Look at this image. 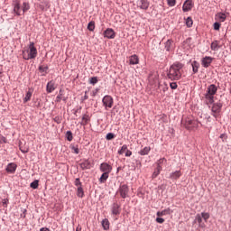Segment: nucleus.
Returning a JSON list of instances; mask_svg holds the SVG:
<instances>
[{
	"label": "nucleus",
	"mask_w": 231,
	"mask_h": 231,
	"mask_svg": "<svg viewBox=\"0 0 231 231\" xmlns=\"http://www.w3.org/2000/svg\"><path fill=\"white\" fill-rule=\"evenodd\" d=\"M183 65L180 63H175L170 67L169 72L167 74L170 80H180L181 79V69Z\"/></svg>",
	"instance_id": "obj_1"
},
{
	"label": "nucleus",
	"mask_w": 231,
	"mask_h": 231,
	"mask_svg": "<svg viewBox=\"0 0 231 231\" xmlns=\"http://www.w3.org/2000/svg\"><path fill=\"white\" fill-rule=\"evenodd\" d=\"M13 6L14 14L18 16L24 15V14L30 10V4L28 2H23L21 5V0H14Z\"/></svg>",
	"instance_id": "obj_2"
},
{
	"label": "nucleus",
	"mask_w": 231,
	"mask_h": 231,
	"mask_svg": "<svg viewBox=\"0 0 231 231\" xmlns=\"http://www.w3.org/2000/svg\"><path fill=\"white\" fill-rule=\"evenodd\" d=\"M217 93V87L214 84H211L208 87L205 94V102L207 106L214 104V95Z\"/></svg>",
	"instance_id": "obj_3"
},
{
	"label": "nucleus",
	"mask_w": 231,
	"mask_h": 231,
	"mask_svg": "<svg viewBox=\"0 0 231 231\" xmlns=\"http://www.w3.org/2000/svg\"><path fill=\"white\" fill-rule=\"evenodd\" d=\"M22 55L24 60H30L37 57V48H35V44L33 43V42H30L29 48L27 50L23 51Z\"/></svg>",
	"instance_id": "obj_4"
},
{
	"label": "nucleus",
	"mask_w": 231,
	"mask_h": 231,
	"mask_svg": "<svg viewBox=\"0 0 231 231\" xmlns=\"http://www.w3.org/2000/svg\"><path fill=\"white\" fill-rule=\"evenodd\" d=\"M181 124L186 127V129H198L200 123L192 117H186L182 119Z\"/></svg>",
	"instance_id": "obj_5"
},
{
	"label": "nucleus",
	"mask_w": 231,
	"mask_h": 231,
	"mask_svg": "<svg viewBox=\"0 0 231 231\" xmlns=\"http://www.w3.org/2000/svg\"><path fill=\"white\" fill-rule=\"evenodd\" d=\"M223 107V103L221 101H217V103H213L211 107V115L214 118H217L219 116V113H221V109Z\"/></svg>",
	"instance_id": "obj_6"
},
{
	"label": "nucleus",
	"mask_w": 231,
	"mask_h": 231,
	"mask_svg": "<svg viewBox=\"0 0 231 231\" xmlns=\"http://www.w3.org/2000/svg\"><path fill=\"white\" fill-rule=\"evenodd\" d=\"M121 198H123V199H125V198H127L128 194H129V186H127V184H120L118 191Z\"/></svg>",
	"instance_id": "obj_7"
},
{
	"label": "nucleus",
	"mask_w": 231,
	"mask_h": 231,
	"mask_svg": "<svg viewBox=\"0 0 231 231\" xmlns=\"http://www.w3.org/2000/svg\"><path fill=\"white\" fill-rule=\"evenodd\" d=\"M102 102H103V106H105L106 107H109V109L113 107V104H114L113 97L106 95L103 97Z\"/></svg>",
	"instance_id": "obj_8"
},
{
	"label": "nucleus",
	"mask_w": 231,
	"mask_h": 231,
	"mask_svg": "<svg viewBox=\"0 0 231 231\" xmlns=\"http://www.w3.org/2000/svg\"><path fill=\"white\" fill-rule=\"evenodd\" d=\"M150 3L148 0H137L136 6L140 8V10H148L150 6Z\"/></svg>",
	"instance_id": "obj_9"
},
{
	"label": "nucleus",
	"mask_w": 231,
	"mask_h": 231,
	"mask_svg": "<svg viewBox=\"0 0 231 231\" xmlns=\"http://www.w3.org/2000/svg\"><path fill=\"white\" fill-rule=\"evenodd\" d=\"M99 169L101 172L106 173V174H109L111 171H113V167L107 164V162L101 163Z\"/></svg>",
	"instance_id": "obj_10"
},
{
	"label": "nucleus",
	"mask_w": 231,
	"mask_h": 231,
	"mask_svg": "<svg viewBox=\"0 0 231 231\" xmlns=\"http://www.w3.org/2000/svg\"><path fill=\"white\" fill-rule=\"evenodd\" d=\"M104 37L106 39H115L116 37V32H115V30L112 28H107L104 32H103Z\"/></svg>",
	"instance_id": "obj_11"
},
{
	"label": "nucleus",
	"mask_w": 231,
	"mask_h": 231,
	"mask_svg": "<svg viewBox=\"0 0 231 231\" xmlns=\"http://www.w3.org/2000/svg\"><path fill=\"white\" fill-rule=\"evenodd\" d=\"M122 212V208H120V204L114 203L111 207V213L113 216H120Z\"/></svg>",
	"instance_id": "obj_12"
},
{
	"label": "nucleus",
	"mask_w": 231,
	"mask_h": 231,
	"mask_svg": "<svg viewBox=\"0 0 231 231\" xmlns=\"http://www.w3.org/2000/svg\"><path fill=\"white\" fill-rule=\"evenodd\" d=\"M212 60H214V58L210 56H206L201 60V64L203 68H208L212 64Z\"/></svg>",
	"instance_id": "obj_13"
},
{
	"label": "nucleus",
	"mask_w": 231,
	"mask_h": 231,
	"mask_svg": "<svg viewBox=\"0 0 231 231\" xmlns=\"http://www.w3.org/2000/svg\"><path fill=\"white\" fill-rule=\"evenodd\" d=\"M55 89H57V85H55V81L53 80L49 81L46 86L47 93H53Z\"/></svg>",
	"instance_id": "obj_14"
},
{
	"label": "nucleus",
	"mask_w": 231,
	"mask_h": 231,
	"mask_svg": "<svg viewBox=\"0 0 231 231\" xmlns=\"http://www.w3.org/2000/svg\"><path fill=\"white\" fill-rule=\"evenodd\" d=\"M192 0H186L183 4L182 10L183 12H190V10H192Z\"/></svg>",
	"instance_id": "obj_15"
},
{
	"label": "nucleus",
	"mask_w": 231,
	"mask_h": 231,
	"mask_svg": "<svg viewBox=\"0 0 231 231\" xmlns=\"http://www.w3.org/2000/svg\"><path fill=\"white\" fill-rule=\"evenodd\" d=\"M17 171V164L9 163L6 167V172H10V174H14Z\"/></svg>",
	"instance_id": "obj_16"
},
{
	"label": "nucleus",
	"mask_w": 231,
	"mask_h": 231,
	"mask_svg": "<svg viewBox=\"0 0 231 231\" xmlns=\"http://www.w3.org/2000/svg\"><path fill=\"white\" fill-rule=\"evenodd\" d=\"M181 171H173L170 174V179L171 180H180V178H181Z\"/></svg>",
	"instance_id": "obj_17"
},
{
	"label": "nucleus",
	"mask_w": 231,
	"mask_h": 231,
	"mask_svg": "<svg viewBox=\"0 0 231 231\" xmlns=\"http://www.w3.org/2000/svg\"><path fill=\"white\" fill-rule=\"evenodd\" d=\"M171 214H172V210H171L170 208H166L162 211H158L157 212L158 217H162V216H169Z\"/></svg>",
	"instance_id": "obj_18"
},
{
	"label": "nucleus",
	"mask_w": 231,
	"mask_h": 231,
	"mask_svg": "<svg viewBox=\"0 0 231 231\" xmlns=\"http://www.w3.org/2000/svg\"><path fill=\"white\" fill-rule=\"evenodd\" d=\"M140 60L138 59V56H136V54L132 55L129 59V64L131 65L138 64Z\"/></svg>",
	"instance_id": "obj_19"
},
{
	"label": "nucleus",
	"mask_w": 231,
	"mask_h": 231,
	"mask_svg": "<svg viewBox=\"0 0 231 231\" xmlns=\"http://www.w3.org/2000/svg\"><path fill=\"white\" fill-rule=\"evenodd\" d=\"M174 43V42L172 40H168L165 42V50L166 51H171L173 48L172 44Z\"/></svg>",
	"instance_id": "obj_20"
},
{
	"label": "nucleus",
	"mask_w": 231,
	"mask_h": 231,
	"mask_svg": "<svg viewBox=\"0 0 231 231\" xmlns=\"http://www.w3.org/2000/svg\"><path fill=\"white\" fill-rule=\"evenodd\" d=\"M80 167L83 170L91 169V162L89 161L86 160L80 163Z\"/></svg>",
	"instance_id": "obj_21"
},
{
	"label": "nucleus",
	"mask_w": 231,
	"mask_h": 231,
	"mask_svg": "<svg viewBox=\"0 0 231 231\" xmlns=\"http://www.w3.org/2000/svg\"><path fill=\"white\" fill-rule=\"evenodd\" d=\"M151 152V148L149 146L144 147L143 150L139 152L141 156H147Z\"/></svg>",
	"instance_id": "obj_22"
},
{
	"label": "nucleus",
	"mask_w": 231,
	"mask_h": 231,
	"mask_svg": "<svg viewBox=\"0 0 231 231\" xmlns=\"http://www.w3.org/2000/svg\"><path fill=\"white\" fill-rule=\"evenodd\" d=\"M211 50L213 51H217V50H219V42L218 41H214L212 43H211V46H210Z\"/></svg>",
	"instance_id": "obj_23"
},
{
	"label": "nucleus",
	"mask_w": 231,
	"mask_h": 231,
	"mask_svg": "<svg viewBox=\"0 0 231 231\" xmlns=\"http://www.w3.org/2000/svg\"><path fill=\"white\" fill-rule=\"evenodd\" d=\"M192 66V71L193 73H198L199 69V62L198 61H193L191 63Z\"/></svg>",
	"instance_id": "obj_24"
},
{
	"label": "nucleus",
	"mask_w": 231,
	"mask_h": 231,
	"mask_svg": "<svg viewBox=\"0 0 231 231\" xmlns=\"http://www.w3.org/2000/svg\"><path fill=\"white\" fill-rule=\"evenodd\" d=\"M40 73L42 74V77L46 76L48 74V67L47 66H41L39 68Z\"/></svg>",
	"instance_id": "obj_25"
},
{
	"label": "nucleus",
	"mask_w": 231,
	"mask_h": 231,
	"mask_svg": "<svg viewBox=\"0 0 231 231\" xmlns=\"http://www.w3.org/2000/svg\"><path fill=\"white\" fill-rule=\"evenodd\" d=\"M162 166H157V168L155 169V171L152 173V178H158V176H160V172H162Z\"/></svg>",
	"instance_id": "obj_26"
},
{
	"label": "nucleus",
	"mask_w": 231,
	"mask_h": 231,
	"mask_svg": "<svg viewBox=\"0 0 231 231\" xmlns=\"http://www.w3.org/2000/svg\"><path fill=\"white\" fill-rule=\"evenodd\" d=\"M109 178V173H103L101 177L99 178L100 183H106L107 181V179Z\"/></svg>",
	"instance_id": "obj_27"
},
{
	"label": "nucleus",
	"mask_w": 231,
	"mask_h": 231,
	"mask_svg": "<svg viewBox=\"0 0 231 231\" xmlns=\"http://www.w3.org/2000/svg\"><path fill=\"white\" fill-rule=\"evenodd\" d=\"M102 226H103L104 230L109 229V220L107 218L103 219Z\"/></svg>",
	"instance_id": "obj_28"
},
{
	"label": "nucleus",
	"mask_w": 231,
	"mask_h": 231,
	"mask_svg": "<svg viewBox=\"0 0 231 231\" xmlns=\"http://www.w3.org/2000/svg\"><path fill=\"white\" fill-rule=\"evenodd\" d=\"M77 196L78 198H84V189H82V186L78 188Z\"/></svg>",
	"instance_id": "obj_29"
},
{
	"label": "nucleus",
	"mask_w": 231,
	"mask_h": 231,
	"mask_svg": "<svg viewBox=\"0 0 231 231\" xmlns=\"http://www.w3.org/2000/svg\"><path fill=\"white\" fill-rule=\"evenodd\" d=\"M32 99V91H27L25 97L23 98V102L26 104V102H30Z\"/></svg>",
	"instance_id": "obj_30"
},
{
	"label": "nucleus",
	"mask_w": 231,
	"mask_h": 231,
	"mask_svg": "<svg viewBox=\"0 0 231 231\" xmlns=\"http://www.w3.org/2000/svg\"><path fill=\"white\" fill-rule=\"evenodd\" d=\"M217 17L221 21V23H225V21H226V14H225L223 13H219L217 14Z\"/></svg>",
	"instance_id": "obj_31"
},
{
	"label": "nucleus",
	"mask_w": 231,
	"mask_h": 231,
	"mask_svg": "<svg viewBox=\"0 0 231 231\" xmlns=\"http://www.w3.org/2000/svg\"><path fill=\"white\" fill-rule=\"evenodd\" d=\"M82 125H87L88 122H89V116L84 115L82 117Z\"/></svg>",
	"instance_id": "obj_32"
},
{
	"label": "nucleus",
	"mask_w": 231,
	"mask_h": 231,
	"mask_svg": "<svg viewBox=\"0 0 231 231\" xmlns=\"http://www.w3.org/2000/svg\"><path fill=\"white\" fill-rule=\"evenodd\" d=\"M66 138L68 142H71L73 140V133H71V131H68L66 133Z\"/></svg>",
	"instance_id": "obj_33"
},
{
	"label": "nucleus",
	"mask_w": 231,
	"mask_h": 231,
	"mask_svg": "<svg viewBox=\"0 0 231 231\" xmlns=\"http://www.w3.org/2000/svg\"><path fill=\"white\" fill-rule=\"evenodd\" d=\"M88 30H89V32H94L95 31V22L92 21L88 24Z\"/></svg>",
	"instance_id": "obj_34"
},
{
	"label": "nucleus",
	"mask_w": 231,
	"mask_h": 231,
	"mask_svg": "<svg viewBox=\"0 0 231 231\" xmlns=\"http://www.w3.org/2000/svg\"><path fill=\"white\" fill-rule=\"evenodd\" d=\"M201 217H202V219H204V221L207 222L210 218V214L202 212L201 213Z\"/></svg>",
	"instance_id": "obj_35"
},
{
	"label": "nucleus",
	"mask_w": 231,
	"mask_h": 231,
	"mask_svg": "<svg viewBox=\"0 0 231 231\" xmlns=\"http://www.w3.org/2000/svg\"><path fill=\"white\" fill-rule=\"evenodd\" d=\"M31 189H39V180H34L30 184Z\"/></svg>",
	"instance_id": "obj_36"
},
{
	"label": "nucleus",
	"mask_w": 231,
	"mask_h": 231,
	"mask_svg": "<svg viewBox=\"0 0 231 231\" xmlns=\"http://www.w3.org/2000/svg\"><path fill=\"white\" fill-rule=\"evenodd\" d=\"M186 24L188 26V28H190L192 26V24H194V22L192 21V18L188 17L186 20Z\"/></svg>",
	"instance_id": "obj_37"
},
{
	"label": "nucleus",
	"mask_w": 231,
	"mask_h": 231,
	"mask_svg": "<svg viewBox=\"0 0 231 231\" xmlns=\"http://www.w3.org/2000/svg\"><path fill=\"white\" fill-rule=\"evenodd\" d=\"M164 162H167L166 158H162L159 161H157V167H162V165H163Z\"/></svg>",
	"instance_id": "obj_38"
},
{
	"label": "nucleus",
	"mask_w": 231,
	"mask_h": 231,
	"mask_svg": "<svg viewBox=\"0 0 231 231\" xmlns=\"http://www.w3.org/2000/svg\"><path fill=\"white\" fill-rule=\"evenodd\" d=\"M127 151V146L125 144L121 147V150L118 151V154H124Z\"/></svg>",
	"instance_id": "obj_39"
},
{
	"label": "nucleus",
	"mask_w": 231,
	"mask_h": 231,
	"mask_svg": "<svg viewBox=\"0 0 231 231\" xmlns=\"http://www.w3.org/2000/svg\"><path fill=\"white\" fill-rule=\"evenodd\" d=\"M168 6H175L176 5V0H167Z\"/></svg>",
	"instance_id": "obj_40"
},
{
	"label": "nucleus",
	"mask_w": 231,
	"mask_h": 231,
	"mask_svg": "<svg viewBox=\"0 0 231 231\" xmlns=\"http://www.w3.org/2000/svg\"><path fill=\"white\" fill-rule=\"evenodd\" d=\"M170 88H171V89H178V83H176V82H171V83L170 84Z\"/></svg>",
	"instance_id": "obj_41"
},
{
	"label": "nucleus",
	"mask_w": 231,
	"mask_h": 231,
	"mask_svg": "<svg viewBox=\"0 0 231 231\" xmlns=\"http://www.w3.org/2000/svg\"><path fill=\"white\" fill-rule=\"evenodd\" d=\"M97 82H98V79H97V77H93L90 79V83L93 84V86H95Z\"/></svg>",
	"instance_id": "obj_42"
},
{
	"label": "nucleus",
	"mask_w": 231,
	"mask_h": 231,
	"mask_svg": "<svg viewBox=\"0 0 231 231\" xmlns=\"http://www.w3.org/2000/svg\"><path fill=\"white\" fill-rule=\"evenodd\" d=\"M74 183L78 188L82 187V182H80V179H76Z\"/></svg>",
	"instance_id": "obj_43"
},
{
	"label": "nucleus",
	"mask_w": 231,
	"mask_h": 231,
	"mask_svg": "<svg viewBox=\"0 0 231 231\" xmlns=\"http://www.w3.org/2000/svg\"><path fill=\"white\" fill-rule=\"evenodd\" d=\"M196 220L198 221L199 224L203 223V217H201V215H197Z\"/></svg>",
	"instance_id": "obj_44"
},
{
	"label": "nucleus",
	"mask_w": 231,
	"mask_h": 231,
	"mask_svg": "<svg viewBox=\"0 0 231 231\" xmlns=\"http://www.w3.org/2000/svg\"><path fill=\"white\" fill-rule=\"evenodd\" d=\"M115 138V134L113 133H108L106 134V140H113Z\"/></svg>",
	"instance_id": "obj_45"
},
{
	"label": "nucleus",
	"mask_w": 231,
	"mask_h": 231,
	"mask_svg": "<svg viewBox=\"0 0 231 231\" xmlns=\"http://www.w3.org/2000/svg\"><path fill=\"white\" fill-rule=\"evenodd\" d=\"M71 151H72V152H74L75 154H79V147H77V146H72V147H71Z\"/></svg>",
	"instance_id": "obj_46"
},
{
	"label": "nucleus",
	"mask_w": 231,
	"mask_h": 231,
	"mask_svg": "<svg viewBox=\"0 0 231 231\" xmlns=\"http://www.w3.org/2000/svg\"><path fill=\"white\" fill-rule=\"evenodd\" d=\"M221 28V24L219 23H214V30H219Z\"/></svg>",
	"instance_id": "obj_47"
},
{
	"label": "nucleus",
	"mask_w": 231,
	"mask_h": 231,
	"mask_svg": "<svg viewBox=\"0 0 231 231\" xmlns=\"http://www.w3.org/2000/svg\"><path fill=\"white\" fill-rule=\"evenodd\" d=\"M156 222H157V223H160V224L165 223V219H163V218H162V217H157V218H156Z\"/></svg>",
	"instance_id": "obj_48"
},
{
	"label": "nucleus",
	"mask_w": 231,
	"mask_h": 231,
	"mask_svg": "<svg viewBox=\"0 0 231 231\" xmlns=\"http://www.w3.org/2000/svg\"><path fill=\"white\" fill-rule=\"evenodd\" d=\"M54 122H56V124H60V122H62V120L60 119V117L56 116V117H54Z\"/></svg>",
	"instance_id": "obj_49"
},
{
	"label": "nucleus",
	"mask_w": 231,
	"mask_h": 231,
	"mask_svg": "<svg viewBox=\"0 0 231 231\" xmlns=\"http://www.w3.org/2000/svg\"><path fill=\"white\" fill-rule=\"evenodd\" d=\"M20 151H21L22 152H23V154H26V152H28L29 149H28V148H23V147L20 146Z\"/></svg>",
	"instance_id": "obj_50"
},
{
	"label": "nucleus",
	"mask_w": 231,
	"mask_h": 231,
	"mask_svg": "<svg viewBox=\"0 0 231 231\" xmlns=\"http://www.w3.org/2000/svg\"><path fill=\"white\" fill-rule=\"evenodd\" d=\"M220 138H221L222 142H226V134H220Z\"/></svg>",
	"instance_id": "obj_51"
},
{
	"label": "nucleus",
	"mask_w": 231,
	"mask_h": 231,
	"mask_svg": "<svg viewBox=\"0 0 231 231\" xmlns=\"http://www.w3.org/2000/svg\"><path fill=\"white\" fill-rule=\"evenodd\" d=\"M133 154V152L132 151H129V150H126V152H125V156L126 157H129Z\"/></svg>",
	"instance_id": "obj_52"
},
{
	"label": "nucleus",
	"mask_w": 231,
	"mask_h": 231,
	"mask_svg": "<svg viewBox=\"0 0 231 231\" xmlns=\"http://www.w3.org/2000/svg\"><path fill=\"white\" fill-rule=\"evenodd\" d=\"M199 226L200 228H205L206 225H205V223L200 222V224H199Z\"/></svg>",
	"instance_id": "obj_53"
},
{
	"label": "nucleus",
	"mask_w": 231,
	"mask_h": 231,
	"mask_svg": "<svg viewBox=\"0 0 231 231\" xmlns=\"http://www.w3.org/2000/svg\"><path fill=\"white\" fill-rule=\"evenodd\" d=\"M40 231H50V229L48 227H42L40 229Z\"/></svg>",
	"instance_id": "obj_54"
},
{
	"label": "nucleus",
	"mask_w": 231,
	"mask_h": 231,
	"mask_svg": "<svg viewBox=\"0 0 231 231\" xmlns=\"http://www.w3.org/2000/svg\"><path fill=\"white\" fill-rule=\"evenodd\" d=\"M88 92H85L84 100H88Z\"/></svg>",
	"instance_id": "obj_55"
},
{
	"label": "nucleus",
	"mask_w": 231,
	"mask_h": 231,
	"mask_svg": "<svg viewBox=\"0 0 231 231\" xmlns=\"http://www.w3.org/2000/svg\"><path fill=\"white\" fill-rule=\"evenodd\" d=\"M56 98H57V101H58V102H60V98H61L60 96H57Z\"/></svg>",
	"instance_id": "obj_56"
},
{
	"label": "nucleus",
	"mask_w": 231,
	"mask_h": 231,
	"mask_svg": "<svg viewBox=\"0 0 231 231\" xmlns=\"http://www.w3.org/2000/svg\"><path fill=\"white\" fill-rule=\"evenodd\" d=\"M2 141H4L5 143H6V138L2 137Z\"/></svg>",
	"instance_id": "obj_57"
},
{
	"label": "nucleus",
	"mask_w": 231,
	"mask_h": 231,
	"mask_svg": "<svg viewBox=\"0 0 231 231\" xmlns=\"http://www.w3.org/2000/svg\"><path fill=\"white\" fill-rule=\"evenodd\" d=\"M185 42H190V38L187 39Z\"/></svg>",
	"instance_id": "obj_58"
},
{
	"label": "nucleus",
	"mask_w": 231,
	"mask_h": 231,
	"mask_svg": "<svg viewBox=\"0 0 231 231\" xmlns=\"http://www.w3.org/2000/svg\"><path fill=\"white\" fill-rule=\"evenodd\" d=\"M76 231H80V228L79 229V227H77Z\"/></svg>",
	"instance_id": "obj_59"
},
{
	"label": "nucleus",
	"mask_w": 231,
	"mask_h": 231,
	"mask_svg": "<svg viewBox=\"0 0 231 231\" xmlns=\"http://www.w3.org/2000/svg\"><path fill=\"white\" fill-rule=\"evenodd\" d=\"M93 97H95V93L93 94Z\"/></svg>",
	"instance_id": "obj_60"
}]
</instances>
